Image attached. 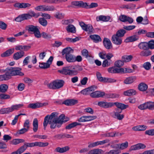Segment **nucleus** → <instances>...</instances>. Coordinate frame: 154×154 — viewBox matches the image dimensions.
<instances>
[{"label": "nucleus", "mask_w": 154, "mask_h": 154, "mask_svg": "<svg viewBox=\"0 0 154 154\" xmlns=\"http://www.w3.org/2000/svg\"><path fill=\"white\" fill-rule=\"evenodd\" d=\"M58 113L57 112H53L51 114L46 116L43 122L44 129H46L48 123L51 125L50 128L54 129L56 127L59 128L63 122H65L69 120V118H65V115L62 114L58 117Z\"/></svg>", "instance_id": "obj_1"}, {"label": "nucleus", "mask_w": 154, "mask_h": 154, "mask_svg": "<svg viewBox=\"0 0 154 154\" xmlns=\"http://www.w3.org/2000/svg\"><path fill=\"white\" fill-rule=\"evenodd\" d=\"M64 83L63 80H56L48 84L47 86L50 89L56 90L62 88Z\"/></svg>", "instance_id": "obj_2"}, {"label": "nucleus", "mask_w": 154, "mask_h": 154, "mask_svg": "<svg viewBox=\"0 0 154 154\" xmlns=\"http://www.w3.org/2000/svg\"><path fill=\"white\" fill-rule=\"evenodd\" d=\"M23 106V104H19L12 105L10 107L2 108L0 110V114H9L14 110H18Z\"/></svg>", "instance_id": "obj_3"}, {"label": "nucleus", "mask_w": 154, "mask_h": 154, "mask_svg": "<svg viewBox=\"0 0 154 154\" xmlns=\"http://www.w3.org/2000/svg\"><path fill=\"white\" fill-rule=\"evenodd\" d=\"M7 70L11 77V76L16 75L23 76L24 73L21 71V69L18 67H11L7 68Z\"/></svg>", "instance_id": "obj_4"}, {"label": "nucleus", "mask_w": 154, "mask_h": 154, "mask_svg": "<svg viewBox=\"0 0 154 154\" xmlns=\"http://www.w3.org/2000/svg\"><path fill=\"white\" fill-rule=\"evenodd\" d=\"M73 66L64 67L62 69L59 70L58 72L60 73L66 75H74V72L73 71Z\"/></svg>", "instance_id": "obj_5"}, {"label": "nucleus", "mask_w": 154, "mask_h": 154, "mask_svg": "<svg viewBox=\"0 0 154 154\" xmlns=\"http://www.w3.org/2000/svg\"><path fill=\"white\" fill-rule=\"evenodd\" d=\"M138 108L140 110L148 109L150 110L154 109V102L148 101L139 105Z\"/></svg>", "instance_id": "obj_6"}, {"label": "nucleus", "mask_w": 154, "mask_h": 154, "mask_svg": "<svg viewBox=\"0 0 154 154\" xmlns=\"http://www.w3.org/2000/svg\"><path fill=\"white\" fill-rule=\"evenodd\" d=\"M79 24L82 29L88 34H91L94 33V29L91 24L87 25L83 22H80Z\"/></svg>", "instance_id": "obj_7"}, {"label": "nucleus", "mask_w": 154, "mask_h": 154, "mask_svg": "<svg viewBox=\"0 0 154 154\" xmlns=\"http://www.w3.org/2000/svg\"><path fill=\"white\" fill-rule=\"evenodd\" d=\"M48 103L47 102L39 103L37 102L35 103L29 104L28 106V107L31 108L32 109H35L42 107L43 106L48 105Z\"/></svg>", "instance_id": "obj_8"}, {"label": "nucleus", "mask_w": 154, "mask_h": 154, "mask_svg": "<svg viewBox=\"0 0 154 154\" xmlns=\"http://www.w3.org/2000/svg\"><path fill=\"white\" fill-rule=\"evenodd\" d=\"M119 20L123 22H128L129 23H131L133 22V19L125 15H121L119 17Z\"/></svg>", "instance_id": "obj_9"}, {"label": "nucleus", "mask_w": 154, "mask_h": 154, "mask_svg": "<svg viewBox=\"0 0 154 154\" xmlns=\"http://www.w3.org/2000/svg\"><path fill=\"white\" fill-rule=\"evenodd\" d=\"M111 40L113 44L117 45H120L122 42L121 38L115 34L112 36Z\"/></svg>", "instance_id": "obj_10"}, {"label": "nucleus", "mask_w": 154, "mask_h": 154, "mask_svg": "<svg viewBox=\"0 0 154 154\" xmlns=\"http://www.w3.org/2000/svg\"><path fill=\"white\" fill-rule=\"evenodd\" d=\"M31 4L29 3L17 2L14 5V6L19 8H28L30 7Z\"/></svg>", "instance_id": "obj_11"}, {"label": "nucleus", "mask_w": 154, "mask_h": 154, "mask_svg": "<svg viewBox=\"0 0 154 154\" xmlns=\"http://www.w3.org/2000/svg\"><path fill=\"white\" fill-rule=\"evenodd\" d=\"M71 4L75 6L82 7L84 8H86L88 6V4L86 2H84L82 1H75L72 2H71Z\"/></svg>", "instance_id": "obj_12"}, {"label": "nucleus", "mask_w": 154, "mask_h": 154, "mask_svg": "<svg viewBox=\"0 0 154 154\" xmlns=\"http://www.w3.org/2000/svg\"><path fill=\"white\" fill-rule=\"evenodd\" d=\"M30 147L38 146L39 147H44L48 146V142L43 143L40 142H35L33 143H29Z\"/></svg>", "instance_id": "obj_13"}, {"label": "nucleus", "mask_w": 154, "mask_h": 154, "mask_svg": "<svg viewBox=\"0 0 154 154\" xmlns=\"http://www.w3.org/2000/svg\"><path fill=\"white\" fill-rule=\"evenodd\" d=\"M98 105L100 107L105 108H109L113 106L112 102H107L104 101L98 102Z\"/></svg>", "instance_id": "obj_14"}, {"label": "nucleus", "mask_w": 154, "mask_h": 154, "mask_svg": "<svg viewBox=\"0 0 154 154\" xmlns=\"http://www.w3.org/2000/svg\"><path fill=\"white\" fill-rule=\"evenodd\" d=\"M146 147L145 145L141 143H138L131 146L130 149V150H135L140 149H143L145 148Z\"/></svg>", "instance_id": "obj_15"}, {"label": "nucleus", "mask_w": 154, "mask_h": 154, "mask_svg": "<svg viewBox=\"0 0 154 154\" xmlns=\"http://www.w3.org/2000/svg\"><path fill=\"white\" fill-rule=\"evenodd\" d=\"M105 95L104 92L97 91L91 94L90 96L93 98H99L103 97Z\"/></svg>", "instance_id": "obj_16"}, {"label": "nucleus", "mask_w": 154, "mask_h": 154, "mask_svg": "<svg viewBox=\"0 0 154 154\" xmlns=\"http://www.w3.org/2000/svg\"><path fill=\"white\" fill-rule=\"evenodd\" d=\"M103 44L105 48L107 49H110L112 47L111 41L108 38H104L103 40Z\"/></svg>", "instance_id": "obj_17"}, {"label": "nucleus", "mask_w": 154, "mask_h": 154, "mask_svg": "<svg viewBox=\"0 0 154 154\" xmlns=\"http://www.w3.org/2000/svg\"><path fill=\"white\" fill-rule=\"evenodd\" d=\"M139 39V37L136 35H134L127 38L125 40L126 43L135 42Z\"/></svg>", "instance_id": "obj_18"}, {"label": "nucleus", "mask_w": 154, "mask_h": 154, "mask_svg": "<svg viewBox=\"0 0 154 154\" xmlns=\"http://www.w3.org/2000/svg\"><path fill=\"white\" fill-rule=\"evenodd\" d=\"M136 79V77L135 76L128 77L124 80L123 82L126 84H130L134 82Z\"/></svg>", "instance_id": "obj_19"}, {"label": "nucleus", "mask_w": 154, "mask_h": 154, "mask_svg": "<svg viewBox=\"0 0 154 154\" xmlns=\"http://www.w3.org/2000/svg\"><path fill=\"white\" fill-rule=\"evenodd\" d=\"M30 48V46L27 45H17L15 46V49L20 51H27Z\"/></svg>", "instance_id": "obj_20"}, {"label": "nucleus", "mask_w": 154, "mask_h": 154, "mask_svg": "<svg viewBox=\"0 0 154 154\" xmlns=\"http://www.w3.org/2000/svg\"><path fill=\"white\" fill-rule=\"evenodd\" d=\"M5 74L2 75H0V81L4 80H8L11 79V77L9 75L7 69L5 71Z\"/></svg>", "instance_id": "obj_21"}, {"label": "nucleus", "mask_w": 154, "mask_h": 154, "mask_svg": "<svg viewBox=\"0 0 154 154\" xmlns=\"http://www.w3.org/2000/svg\"><path fill=\"white\" fill-rule=\"evenodd\" d=\"M25 53L23 51H19L14 54L13 58L15 60H18L24 56Z\"/></svg>", "instance_id": "obj_22"}, {"label": "nucleus", "mask_w": 154, "mask_h": 154, "mask_svg": "<svg viewBox=\"0 0 154 154\" xmlns=\"http://www.w3.org/2000/svg\"><path fill=\"white\" fill-rule=\"evenodd\" d=\"M77 100L74 99H68L64 101L62 103L67 106L74 105L77 103Z\"/></svg>", "instance_id": "obj_23"}, {"label": "nucleus", "mask_w": 154, "mask_h": 154, "mask_svg": "<svg viewBox=\"0 0 154 154\" xmlns=\"http://www.w3.org/2000/svg\"><path fill=\"white\" fill-rule=\"evenodd\" d=\"M25 28L26 30H27L29 32H34L36 31V30H37L38 28L37 26L30 25L26 26Z\"/></svg>", "instance_id": "obj_24"}, {"label": "nucleus", "mask_w": 154, "mask_h": 154, "mask_svg": "<svg viewBox=\"0 0 154 154\" xmlns=\"http://www.w3.org/2000/svg\"><path fill=\"white\" fill-rule=\"evenodd\" d=\"M136 91L133 89H130L125 91L123 92V94L126 96H130L136 94Z\"/></svg>", "instance_id": "obj_25"}, {"label": "nucleus", "mask_w": 154, "mask_h": 154, "mask_svg": "<svg viewBox=\"0 0 154 154\" xmlns=\"http://www.w3.org/2000/svg\"><path fill=\"white\" fill-rule=\"evenodd\" d=\"M110 19V17L109 16H106L103 15H100L96 17V20L97 21H102L104 22H107Z\"/></svg>", "instance_id": "obj_26"}, {"label": "nucleus", "mask_w": 154, "mask_h": 154, "mask_svg": "<svg viewBox=\"0 0 154 154\" xmlns=\"http://www.w3.org/2000/svg\"><path fill=\"white\" fill-rule=\"evenodd\" d=\"M65 58L66 61L69 63L75 62V56L69 54L65 55Z\"/></svg>", "instance_id": "obj_27"}, {"label": "nucleus", "mask_w": 154, "mask_h": 154, "mask_svg": "<svg viewBox=\"0 0 154 154\" xmlns=\"http://www.w3.org/2000/svg\"><path fill=\"white\" fill-rule=\"evenodd\" d=\"M14 52V49H9L1 54L2 57H7L11 55Z\"/></svg>", "instance_id": "obj_28"}, {"label": "nucleus", "mask_w": 154, "mask_h": 154, "mask_svg": "<svg viewBox=\"0 0 154 154\" xmlns=\"http://www.w3.org/2000/svg\"><path fill=\"white\" fill-rule=\"evenodd\" d=\"M147 128V126L145 125H139L133 127L132 129L133 130L137 131H144Z\"/></svg>", "instance_id": "obj_29"}, {"label": "nucleus", "mask_w": 154, "mask_h": 154, "mask_svg": "<svg viewBox=\"0 0 154 154\" xmlns=\"http://www.w3.org/2000/svg\"><path fill=\"white\" fill-rule=\"evenodd\" d=\"M29 143H25L24 145L17 149L20 154L25 150L28 147H30Z\"/></svg>", "instance_id": "obj_30"}, {"label": "nucleus", "mask_w": 154, "mask_h": 154, "mask_svg": "<svg viewBox=\"0 0 154 154\" xmlns=\"http://www.w3.org/2000/svg\"><path fill=\"white\" fill-rule=\"evenodd\" d=\"M113 106L115 105L119 108L121 109H124L128 107V105H126L124 104L118 102L112 103Z\"/></svg>", "instance_id": "obj_31"}, {"label": "nucleus", "mask_w": 154, "mask_h": 154, "mask_svg": "<svg viewBox=\"0 0 154 154\" xmlns=\"http://www.w3.org/2000/svg\"><path fill=\"white\" fill-rule=\"evenodd\" d=\"M147 88V85L144 83L141 82L138 85V89L140 91H145Z\"/></svg>", "instance_id": "obj_32"}, {"label": "nucleus", "mask_w": 154, "mask_h": 154, "mask_svg": "<svg viewBox=\"0 0 154 154\" xmlns=\"http://www.w3.org/2000/svg\"><path fill=\"white\" fill-rule=\"evenodd\" d=\"M90 38L96 43L98 42L101 41V39L100 37L97 35H91L90 36Z\"/></svg>", "instance_id": "obj_33"}, {"label": "nucleus", "mask_w": 154, "mask_h": 154, "mask_svg": "<svg viewBox=\"0 0 154 154\" xmlns=\"http://www.w3.org/2000/svg\"><path fill=\"white\" fill-rule=\"evenodd\" d=\"M151 54V52L147 49L143 50L141 51L140 53V56L143 57H147Z\"/></svg>", "instance_id": "obj_34"}, {"label": "nucleus", "mask_w": 154, "mask_h": 154, "mask_svg": "<svg viewBox=\"0 0 154 154\" xmlns=\"http://www.w3.org/2000/svg\"><path fill=\"white\" fill-rule=\"evenodd\" d=\"M138 47L141 49L146 50L149 49L148 43L141 42L138 45Z\"/></svg>", "instance_id": "obj_35"}, {"label": "nucleus", "mask_w": 154, "mask_h": 154, "mask_svg": "<svg viewBox=\"0 0 154 154\" xmlns=\"http://www.w3.org/2000/svg\"><path fill=\"white\" fill-rule=\"evenodd\" d=\"M69 149V148L68 146L60 148V147H57L55 149L56 152L60 153H63L68 151Z\"/></svg>", "instance_id": "obj_36"}, {"label": "nucleus", "mask_w": 154, "mask_h": 154, "mask_svg": "<svg viewBox=\"0 0 154 154\" xmlns=\"http://www.w3.org/2000/svg\"><path fill=\"white\" fill-rule=\"evenodd\" d=\"M32 125L33 131L34 132H36L37 131L38 128V122L37 119H34Z\"/></svg>", "instance_id": "obj_37"}, {"label": "nucleus", "mask_w": 154, "mask_h": 154, "mask_svg": "<svg viewBox=\"0 0 154 154\" xmlns=\"http://www.w3.org/2000/svg\"><path fill=\"white\" fill-rule=\"evenodd\" d=\"M73 50L70 47L66 48L64 49L62 52V55L65 54V55L67 54H69L70 53L72 52Z\"/></svg>", "instance_id": "obj_38"}, {"label": "nucleus", "mask_w": 154, "mask_h": 154, "mask_svg": "<svg viewBox=\"0 0 154 154\" xmlns=\"http://www.w3.org/2000/svg\"><path fill=\"white\" fill-rule=\"evenodd\" d=\"M24 142V140L23 139H15L12 140L10 141L11 144L16 145L21 143H23Z\"/></svg>", "instance_id": "obj_39"}, {"label": "nucleus", "mask_w": 154, "mask_h": 154, "mask_svg": "<svg viewBox=\"0 0 154 154\" xmlns=\"http://www.w3.org/2000/svg\"><path fill=\"white\" fill-rule=\"evenodd\" d=\"M133 58V56L131 55H125L122 57V60L123 62H127L130 61Z\"/></svg>", "instance_id": "obj_40"}, {"label": "nucleus", "mask_w": 154, "mask_h": 154, "mask_svg": "<svg viewBox=\"0 0 154 154\" xmlns=\"http://www.w3.org/2000/svg\"><path fill=\"white\" fill-rule=\"evenodd\" d=\"M73 71L74 72V75H77L78 73V71H81L83 70V69L82 67L80 66H73Z\"/></svg>", "instance_id": "obj_41"}, {"label": "nucleus", "mask_w": 154, "mask_h": 154, "mask_svg": "<svg viewBox=\"0 0 154 154\" xmlns=\"http://www.w3.org/2000/svg\"><path fill=\"white\" fill-rule=\"evenodd\" d=\"M8 88V86L6 84H2L0 85V92L4 93L6 92Z\"/></svg>", "instance_id": "obj_42"}, {"label": "nucleus", "mask_w": 154, "mask_h": 154, "mask_svg": "<svg viewBox=\"0 0 154 154\" xmlns=\"http://www.w3.org/2000/svg\"><path fill=\"white\" fill-rule=\"evenodd\" d=\"M66 30L68 32L73 33H75V28L74 26L72 25H68L67 27Z\"/></svg>", "instance_id": "obj_43"}, {"label": "nucleus", "mask_w": 154, "mask_h": 154, "mask_svg": "<svg viewBox=\"0 0 154 154\" xmlns=\"http://www.w3.org/2000/svg\"><path fill=\"white\" fill-rule=\"evenodd\" d=\"M65 14L60 12H57L54 14V17L57 19H61L64 18Z\"/></svg>", "instance_id": "obj_44"}, {"label": "nucleus", "mask_w": 154, "mask_h": 154, "mask_svg": "<svg viewBox=\"0 0 154 154\" xmlns=\"http://www.w3.org/2000/svg\"><path fill=\"white\" fill-rule=\"evenodd\" d=\"M39 67L42 69H46L50 67L49 64L46 63H39Z\"/></svg>", "instance_id": "obj_45"}, {"label": "nucleus", "mask_w": 154, "mask_h": 154, "mask_svg": "<svg viewBox=\"0 0 154 154\" xmlns=\"http://www.w3.org/2000/svg\"><path fill=\"white\" fill-rule=\"evenodd\" d=\"M126 33V32L124 29H121L118 31L115 35L122 37L124 36Z\"/></svg>", "instance_id": "obj_46"}, {"label": "nucleus", "mask_w": 154, "mask_h": 154, "mask_svg": "<svg viewBox=\"0 0 154 154\" xmlns=\"http://www.w3.org/2000/svg\"><path fill=\"white\" fill-rule=\"evenodd\" d=\"M102 150L98 149H94L90 151L88 154H100L101 153Z\"/></svg>", "instance_id": "obj_47"}, {"label": "nucleus", "mask_w": 154, "mask_h": 154, "mask_svg": "<svg viewBox=\"0 0 154 154\" xmlns=\"http://www.w3.org/2000/svg\"><path fill=\"white\" fill-rule=\"evenodd\" d=\"M55 10L54 6L53 5H45V11H53Z\"/></svg>", "instance_id": "obj_48"}, {"label": "nucleus", "mask_w": 154, "mask_h": 154, "mask_svg": "<svg viewBox=\"0 0 154 154\" xmlns=\"http://www.w3.org/2000/svg\"><path fill=\"white\" fill-rule=\"evenodd\" d=\"M111 60H109L105 59L103 62L102 66L103 67H106L109 66L111 63Z\"/></svg>", "instance_id": "obj_49"}, {"label": "nucleus", "mask_w": 154, "mask_h": 154, "mask_svg": "<svg viewBox=\"0 0 154 154\" xmlns=\"http://www.w3.org/2000/svg\"><path fill=\"white\" fill-rule=\"evenodd\" d=\"M115 73H124V69L122 68H119L115 66Z\"/></svg>", "instance_id": "obj_50"}, {"label": "nucleus", "mask_w": 154, "mask_h": 154, "mask_svg": "<svg viewBox=\"0 0 154 154\" xmlns=\"http://www.w3.org/2000/svg\"><path fill=\"white\" fill-rule=\"evenodd\" d=\"M124 64L123 61L122 60H118L116 61L114 63V65L117 67L121 68Z\"/></svg>", "instance_id": "obj_51"}, {"label": "nucleus", "mask_w": 154, "mask_h": 154, "mask_svg": "<svg viewBox=\"0 0 154 154\" xmlns=\"http://www.w3.org/2000/svg\"><path fill=\"white\" fill-rule=\"evenodd\" d=\"M38 21L39 23L44 26H46L48 24L47 21L44 18H39Z\"/></svg>", "instance_id": "obj_52"}, {"label": "nucleus", "mask_w": 154, "mask_h": 154, "mask_svg": "<svg viewBox=\"0 0 154 154\" xmlns=\"http://www.w3.org/2000/svg\"><path fill=\"white\" fill-rule=\"evenodd\" d=\"M28 14L30 16V18H31L32 17L37 18L40 15L38 13L36 14L34 11H29Z\"/></svg>", "instance_id": "obj_53"}, {"label": "nucleus", "mask_w": 154, "mask_h": 154, "mask_svg": "<svg viewBox=\"0 0 154 154\" xmlns=\"http://www.w3.org/2000/svg\"><path fill=\"white\" fill-rule=\"evenodd\" d=\"M143 66L145 69L149 70L150 69L151 65L150 62H147L144 63Z\"/></svg>", "instance_id": "obj_54"}, {"label": "nucleus", "mask_w": 154, "mask_h": 154, "mask_svg": "<svg viewBox=\"0 0 154 154\" xmlns=\"http://www.w3.org/2000/svg\"><path fill=\"white\" fill-rule=\"evenodd\" d=\"M119 148L123 149L127 148L128 146V143L126 141L125 143H122L121 144H119Z\"/></svg>", "instance_id": "obj_55"}, {"label": "nucleus", "mask_w": 154, "mask_h": 154, "mask_svg": "<svg viewBox=\"0 0 154 154\" xmlns=\"http://www.w3.org/2000/svg\"><path fill=\"white\" fill-rule=\"evenodd\" d=\"M114 116H113L115 118H116L118 119L119 120H121L122 119L124 116L123 115H121L119 113H117V112H114Z\"/></svg>", "instance_id": "obj_56"}, {"label": "nucleus", "mask_w": 154, "mask_h": 154, "mask_svg": "<svg viewBox=\"0 0 154 154\" xmlns=\"http://www.w3.org/2000/svg\"><path fill=\"white\" fill-rule=\"evenodd\" d=\"M35 10L39 11H45V5L38 6L35 8Z\"/></svg>", "instance_id": "obj_57"}, {"label": "nucleus", "mask_w": 154, "mask_h": 154, "mask_svg": "<svg viewBox=\"0 0 154 154\" xmlns=\"http://www.w3.org/2000/svg\"><path fill=\"white\" fill-rule=\"evenodd\" d=\"M85 117L86 122L93 120L96 119L97 117L95 116H85Z\"/></svg>", "instance_id": "obj_58"}, {"label": "nucleus", "mask_w": 154, "mask_h": 154, "mask_svg": "<svg viewBox=\"0 0 154 154\" xmlns=\"http://www.w3.org/2000/svg\"><path fill=\"white\" fill-rule=\"evenodd\" d=\"M10 98V96L9 95L2 94L0 92V99H9Z\"/></svg>", "instance_id": "obj_59"}, {"label": "nucleus", "mask_w": 154, "mask_h": 154, "mask_svg": "<svg viewBox=\"0 0 154 154\" xmlns=\"http://www.w3.org/2000/svg\"><path fill=\"white\" fill-rule=\"evenodd\" d=\"M120 151L119 149H112L107 152V154H119Z\"/></svg>", "instance_id": "obj_60"}, {"label": "nucleus", "mask_w": 154, "mask_h": 154, "mask_svg": "<svg viewBox=\"0 0 154 154\" xmlns=\"http://www.w3.org/2000/svg\"><path fill=\"white\" fill-rule=\"evenodd\" d=\"M116 82V80L113 79L104 77L103 82H107L109 83L115 82Z\"/></svg>", "instance_id": "obj_61"}, {"label": "nucleus", "mask_w": 154, "mask_h": 154, "mask_svg": "<svg viewBox=\"0 0 154 154\" xmlns=\"http://www.w3.org/2000/svg\"><path fill=\"white\" fill-rule=\"evenodd\" d=\"M107 97L108 98H116L119 97V95L118 94L111 93L107 94Z\"/></svg>", "instance_id": "obj_62"}, {"label": "nucleus", "mask_w": 154, "mask_h": 154, "mask_svg": "<svg viewBox=\"0 0 154 154\" xmlns=\"http://www.w3.org/2000/svg\"><path fill=\"white\" fill-rule=\"evenodd\" d=\"M145 134L149 136H154V129L146 131Z\"/></svg>", "instance_id": "obj_63"}, {"label": "nucleus", "mask_w": 154, "mask_h": 154, "mask_svg": "<svg viewBox=\"0 0 154 154\" xmlns=\"http://www.w3.org/2000/svg\"><path fill=\"white\" fill-rule=\"evenodd\" d=\"M42 36L45 39H50L51 38V35L48 33L43 32L42 33Z\"/></svg>", "instance_id": "obj_64"}]
</instances>
